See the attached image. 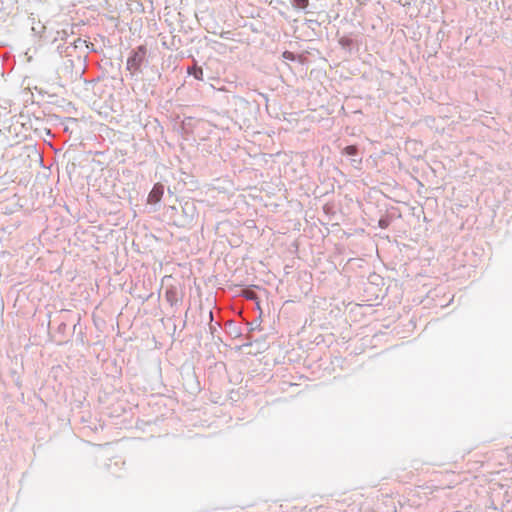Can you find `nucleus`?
<instances>
[{"label":"nucleus","mask_w":512,"mask_h":512,"mask_svg":"<svg viewBox=\"0 0 512 512\" xmlns=\"http://www.w3.org/2000/svg\"><path fill=\"white\" fill-rule=\"evenodd\" d=\"M187 73L199 81L204 80L203 69L197 65L187 68Z\"/></svg>","instance_id":"5"},{"label":"nucleus","mask_w":512,"mask_h":512,"mask_svg":"<svg viewBox=\"0 0 512 512\" xmlns=\"http://www.w3.org/2000/svg\"><path fill=\"white\" fill-rule=\"evenodd\" d=\"M378 224H379V227H381V228L385 229V228H387V227H388V225H389V220H388L387 218H381V219L379 220V223H378Z\"/></svg>","instance_id":"8"},{"label":"nucleus","mask_w":512,"mask_h":512,"mask_svg":"<svg viewBox=\"0 0 512 512\" xmlns=\"http://www.w3.org/2000/svg\"><path fill=\"white\" fill-rule=\"evenodd\" d=\"M44 26H41L40 28H37L36 26H32V30L36 33H41L42 29H44Z\"/></svg>","instance_id":"9"},{"label":"nucleus","mask_w":512,"mask_h":512,"mask_svg":"<svg viewBox=\"0 0 512 512\" xmlns=\"http://www.w3.org/2000/svg\"><path fill=\"white\" fill-rule=\"evenodd\" d=\"M65 327H66V324L62 322V323L59 325L58 330H59V331H62V330H64V329H65Z\"/></svg>","instance_id":"10"},{"label":"nucleus","mask_w":512,"mask_h":512,"mask_svg":"<svg viewBox=\"0 0 512 512\" xmlns=\"http://www.w3.org/2000/svg\"><path fill=\"white\" fill-rule=\"evenodd\" d=\"M291 3L295 9L306 11L309 5V0H291Z\"/></svg>","instance_id":"6"},{"label":"nucleus","mask_w":512,"mask_h":512,"mask_svg":"<svg viewBox=\"0 0 512 512\" xmlns=\"http://www.w3.org/2000/svg\"><path fill=\"white\" fill-rule=\"evenodd\" d=\"M342 154L354 157L351 159V162L354 167L358 168L361 165L362 158H356V156L358 155V147L356 145L346 146L342 150Z\"/></svg>","instance_id":"3"},{"label":"nucleus","mask_w":512,"mask_h":512,"mask_svg":"<svg viewBox=\"0 0 512 512\" xmlns=\"http://www.w3.org/2000/svg\"><path fill=\"white\" fill-rule=\"evenodd\" d=\"M59 52L63 53V50L61 49V46H58Z\"/></svg>","instance_id":"13"},{"label":"nucleus","mask_w":512,"mask_h":512,"mask_svg":"<svg viewBox=\"0 0 512 512\" xmlns=\"http://www.w3.org/2000/svg\"><path fill=\"white\" fill-rule=\"evenodd\" d=\"M181 295L175 286H170L165 291V299L171 307L176 306L181 301Z\"/></svg>","instance_id":"2"},{"label":"nucleus","mask_w":512,"mask_h":512,"mask_svg":"<svg viewBox=\"0 0 512 512\" xmlns=\"http://www.w3.org/2000/svg\"><path fill=\"white\" fill-rule=\"evenodd\" d=\"M59 52L63 53V50L61 49V46H58Z\"/></svg>","instance_id":"12"},{"label":"nucleus","mask_w":512,"mask_h":512,"mask_svg":"<svg viewBox=\"0 0 512 512\" xmlns=\"http://www.w3.org/2000/svg\"><path fill=\"white\" fill-rule=\"evenodd\" d=\"M147 48L144 45L132 50L127 59V69L132 73L141 72V66L146 60Z\"/></svg>","instance_id":"1"},{"label":"nucleus","mask_w":512,"mask_h":512,"mask_svg":"<svg viewBox=\"0 0 512 512\" xmlns=\"http://www.w3.org/2000/svg\"><path fill=\"white\" fill-rule=\"evenodd\" d=\"M164 187L162 184H155L148 195V203H158L163 197Z\"/></svg>","instance_id":"4"},{"label":"nucleus","mask_w":512,"mask_h":512,"mask_svg":"<svg viewBox=\"0 0 512 512\" xmlns=\"http://www.w3.org/2000/svg\"><path fill=\"white\" fill-rule=\"evenodd\" d=\"M59 52L63 53V50L61 49V46H58Z\"/></svg>","instance_id":"11"},{"label":"nucleus","mask_w":512,"mask_h":512,"mask_svg":"<svg viewBox=\"0 0 512 512\" xmlns=\"http://www.w3.org/2000/svg\"><path fill=\"white\" fill-rule=\"evenodd\" d=\"M194 210L195 207L193 203L186 202L185 205L183 206V212L191 219L194 217Z\"/></svg>","instance_id":"7"},{"label":"nucleus","mask_w":512,"mask_h":512,"mask_svg":"<svg viewBox=\"0 0 512 512\" xmlns=\"http://www.w3.org/2000/svg\"><path fill=\"white\" fill-rule=\"evenodd\" d=\"M78 43H85V41H82L81 39H78Z\"/></svg>","instance_id":"14"}]
</instances>
